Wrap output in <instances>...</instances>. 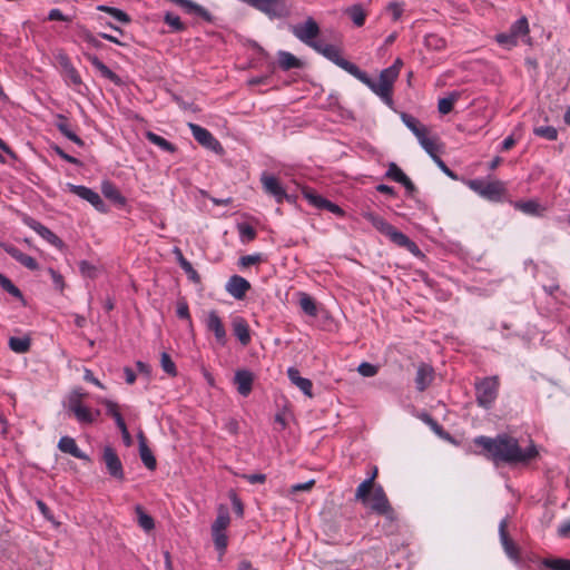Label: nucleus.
Here are the masks:
<instances>
[{
	"label": "nucleus",
	"instance_id": "f257e3e1",
	"mask_svg": "<svg viewBox=\"0 0 570 570\" xmlns=\"http://www.w3.org/2000/svg\"><path fill=\"white\" fill-rule=\"evenodd\" d=\"M474 443L482 448L483 454L495 465L501 463L528 464L539 454L532 442L522 448L517 438L507 433L498 434L494 438L481 435L474 439Z\"/></svg>",
	"mask_w": 570,
	"mask_h": 570
},
{
	"label": "nucleus",
	"instance_id": "f03ea898",
	"mask_svg": "<svg viewBox=\"0 0 570 570\" xmlns=\"http://www.w3.org/2000/svg\"><path fill=\"white\" fill-rule=\"evenodd\" d=\"M354 77L362 83L367 86L375 95H377L387 106H392V89L399 75L396 67H389L381 71L379 81L373 80L366 72L360 69V73Z\"/></svg>",
	"mask_w": 570,
	"mask_h": 570
},
{
	"label": "nucleus",
	"instance_id": "7ed1b4c3",
	"mask_svg": "<svg viewBox=\"0 0 570 570\" xmlns=\"http://www.w3.org/2000/svg\"><path fill=\"white\" fill-rule=\"evenodd\" d=\"M474 389L476 404L484 410H490L498 399L500 380L495 375L479 379L474 383Z\"/></svg>",
	"mask_w": 570,
	"mask_h": 570
},
{
	"label": "nucleus",
	"instance_id": "20e7f679",
	"mask_svg": "<svg viewBox=\"0 0 570 570\" xmlns=\"http://www.w3.org/2000/svg\"><path fill=\"white\" fill-rule=\"evenodd\" d=\"M364 504L368 505L373 512L385 517L391 522L396 520V513L392 508L384 489L380 484L371 490L367 495V502Z\"/></svg>",
	"mask_w": 570,
	"mask_h": 570
},
{
	"label": "nucleus",
	"instance_id": "39448f33",
	"mask_svg": "<svg viewBox=\"0 0 570 570\" xmlns=\"http://www.w3.org/2000/svg\"><path fill=\"white\" fill-rule=\"evenodd\" d=\"M468 186L478 195L491 202H500L505 193L504 184L500 180L472 179L468 181Z\"/></svg>",
	"mask_w": 570,
	"mask_h": 570
},
{
	"label": "nucleus",
	"instance_id": "423d86ee",
	"mask_svg": "<svg viewBox=\"0 0 570 570\" xmlns=\"http://www.w3.org/2000/svg\"><path fill=\"white\" fill-rule=\"evenodd\" d=\"M261 183L264 191L274 197L277 204H282L285 200L288 203H295L296 197L288 194L275 176L263 173L261 176Z\"/></svg>",
	"mask_w": 570,
	"mask_h": 570
},
{
	"label": "nucleus",
	"instance_id": "0eeeda50",
	"mask_svg": "<svg viewBox=\"0 0 570 570\" xmlns=\"http://www.w3.org/2000/svg\"><path fill=\"white\" fill-rule=\"evenodd\" d=\"M249 6L264 12L269 18H285L289 14V8L285 0H243Z\"/></svg>",
	"mask_w": 570,
	"mask_h": 570
},
{
	"label": "nucleus",
	"instance_id": "6e6552de",
	"mask_svg": "<svg viewBox=\"0 0 570 570\" xmlns=\"http://www.w3.org/2000/svg\"><path fill=\"white\" fill-rule=\"evenodd\" d=\"M204 324L206 330L214 334L216 343L219 346H225L227 344V331L217 311H208L205 315Z\"/></svg>",
	"mask_w": 570,
	"mask_h": 570
},
{
	"label": "nucleus",
	"instance_id": "1a4fd4ad",
	"mask_svg": "<svg viewBox=\"0 0 570 570\" xmlns=\"http://www.w3.org/2000/svg\"><path fill=\"white\" fill-rule=\"evenodd\" d=\"M188 127L193 134L194 139L202 146L217 154L223 153L222 144L213 136L209 130L193 122H189Z\"/></svg>",
	"mask_w": 570,
	"mask_h": 570
},
{
	"label": "nucleus",
	"instance_id": "9d476101",
	"mask_svg": "<svg viewBox=\"0 0 570 570\" xmlns=\"http://www.w3.org/2000/svg\"><path fill=\"white\" fill-rule=\"evenodd\" d=\"M68 188L72 194L90 203L98 212L106 213L108 210L107 205L105 204L100 195L95 190L86 186L73 184H68Z\"/></svg>",
	"mask_w": 570,
	"mask_h": 570
},
{
	"label": "nucleus",
	"instance_id": "9b49d317",
	"mask_svg": "<svg viewBox=\"0 0 570 570\" xmlns=\"http://www.w3.org/2000/svg\"><path fill=\"white\" fill-rule=\"evenodd\" d=\"M102 460L106 464L108 473L112 478L120 481L125 479L122 463L112 448L106 446L104 449Z\"/></svg>",
	"mask_w": 570,
	"mask_h": 570
},
{
	"label": "nucleus",
	"instance_id": "f8f14e48",
	"mask_svg": "<svg viewBox=\"0 0 570 570\" xmlns=\"http://www.w3.org/2000/svg\"><path fill=\"white\" fill-rule=\"evenodd\" d=\"M67 410L73 414L80 424H91L99 416V410H91L83 402L72 401L71 405H67Z\"/></svg>",
	"mask_w": 570,
	"mask_h": 570
},
{
	"label": "nucleus",
	"instance_id": "ddd939ff",
	"mask_svg": "<svg viewBox=\"0 0 570 570\" xmlns=\"http://www.w3.org/2000/svg\"><path fill=\"white\" fill-rule=\"evenodd\" d=\"M323 56L331 60L336 66H338L340 68H342L343 70H345L346 72H348L350 75H352L353 77L354 75L360 73V68L355 63L343 58L341 56L340 50L333 45L324 47Z\"/></svg>",
	"mask_w": 570,
	"mask_h": 570
},
{
	"label": "nucleus",
	"instance_id": "4468645a",
	"mask_svg": "<svg viewBox=\"0 0 570 570\" xmlns=\"http://www.w3.org/2000/svg\"><path fill=\"white\" fill-rule=\"evenodd\" d=\"M302 194L308 200V203L311 205H313L314 207L320 208V209H327L328 212L336 214L338 216L343 215V210L340 206L327 200L326 198L322 197L321 195H317L311 188L303 187Z\"/></svg>",
	"mask_w": 570,
	"mask_h": 570
},
{
	"label": "nucleus",
	"instance_id": "2eb2a0df",
	"mask_svg": "<svg viewBox=\"0 0 570 570\" xmlns=\"http://www.w3.org/2000/svg\"><path fill=\"white\" fill-rule=\"evenodd\" d=\"M23 223L52 246L57 248H61L63 246V242L40 222L26 216L23 218Z\"/></svg>",
	"mask_w": 570,
	"mask_h": 570
},
{
	"label": "nucleus",
	"instance_id": "dca6fc26",
	"mask_svg": "<svg viewBox=\"0 0 570 570\" xmlns=\"http://www.w3.org/2000/svg\"><path fill=\"white\" fill-rule=\"evenodd\" d=\"M293 33L302 42L308 45L318 36L320 28L314 19L308 18L304 23L295 26Z\"/></svg>",
	"mask_w": 570,
	"mask_h": 570
},
{
	"label": "nucleus",
	"instance_id": "f3484780",
	"mask_svg": "<svg viewBox=\"0 0 570 570\" xmlns=\"http://www.w3.org/2000/svg\"><path fill=\"white\" fill-rule=\"evenodd\" d=\"M1 248L8 254L10 255L13 259H16L17 262H19L21 265H23L26 268L30 269V271H36L38 269L39 265L37 263V261L22 253L19 248H17L14 245L12 244H9V243H2L1 244Z\"/></svg>",
	"mask_w": 570,
	"mask_h": 570
},
{
	"label": "nucleus",
	"instance_id": "a211bd4d",
	"mask_svg": "<svg viewBox=\"0 0 570 570\" xmlns=\"http://www.w3.org/2000/svg\"><path fill=\"white\" fill-rule=\"evenodd\" d=\"M507 529H508V519L504 518L503 520H501V522L499 524L500 541L502 543V547H503L507 556L510 559L518 561L519 560V549L515 546V543L510 539Z\"/></svg>",
	"mask_w": 570,
	"mask_h": 570
},
{
	"label": "nucleus",
	"instance_id": "6ab92c4d",
	"mask_svg": "<svg viewBox=\"0 0 570 570\" xmlns=\"http://www.w3.org/2000/svg\"><path fill=\"white\" fill-rule=\"evenodd\" d=\"M434 380V370L428 363H420L415 375V387L417 391H425Z\"/></svg>",
	"mask_w": 570,
	"mask_h": 570
},
{
	"label": "nucleus",
	"instance_id": "aec40b11",
	"mask_svg": "<svg viewBox=\"0 0 570 570\" xmlns=\"http://www.w3.org/2000/svg\"><path fill=\"white\" fill-rule=\"evenodd\" d=\"M249 288V282L238 275L232 276L226 284V291L236 299H242Z\"/></svg>",
	"mask_w": 570,
	"mask_h": 570
},
{
	"label": "nucleus",
	"instance_id": "412c9836",
	"mask_svg": "<svg viewBox=\"0 0 570 570\" xmlns=\"http://www.w3.org/2000/svg\"><path fill=\"white\" fill-rule=\"evenodd\" d=\"M254 382V375L247 370H238L234 376V383L237 387V392L242 396H247L252 392Z\"/></svg>",
	"mask_w": 570,
	"mask_h": 570
},
{
	"label": "nucleus",
	"instance_id": "4be33fe9",
	"mask_svg": "<svg viewBox=\"0 0 570 570\" xmlns=\"http://www.w3.org/2000/svg\"><path fill=\"white\" fill-rule=\"evenodd\" d=\"M178 7H180L184 12L197 16L203 18L205 21H212V14L206 10L204 7L199 6L198 3L191 1V0H170Z\"/></svg>",
	"mask_w": 570,
	"mask_h": 570
},
{
	"label": "nucleus",
	"instance_id": "5701e85b",
	"mask_svg": "<svg viewBox=\"0 0 570 570\" xmlns=\"http://www.w3.org/2000/svg\"><path fill=\"white\" fill-rule=\"evenodd\" d=\"M58 449L67 454L72 455L76 459L89 461V456L83 453L77 445L76 441L71 436H62L58 442Z\"/></svg>",
	"mask_w": 570,
	"mask_h": 570
},
{
	"label": "nucleus",
	"instance_id": "b1692460",
	"mask_svg": "<svg viewBox=\"0 0 570 570\" xmlns=\"http://www.w3.org/2000/svg\"><path fill=\"white\" fill-rule=\"evenodd\" d=\"M233 333L243 346L250 343V333L247 322L243 317H235L232 322Z\"/></svg>",
	"mask_w": 570,
	"mask_h": 570
},
{
	"label": "nucleus",
	"instance_id": "393cba45",
	"mask_svg": "<svg viewBox=\"0 0 570 570\" xmlns=\"http://www.w3.org/2000/svg\"><path fill=\"white\" fill-rule=\"evenodd\" d=\"M287 375L289 381L297 386L305 395L308 397L313 396L312 389L313 383L311 380L302 377L299 371L295 367H289L287 370Z\"/></svg>",
	"mask_w": 570,
	"mask_h": 570
},
{
	"label": "nucleus",
	"instance_id": "a878e982",
	"mask_svg": "<svg viewBox=\"0 0 570 570\" xmlns=\"http://www.w3.org/2000/svg\"><path fill=\"white\" fill-rule=\"evenodd\" d=\"M56 127L65 137L78 146L82 147L85 145L83 140L72 130L71 125L65 116L58 115Z\"/></svg>",
	"mask_w": 570,
	"mask_h": 570
},
{
	"label": "nucleus",
	"instance_id": "bb28decb",
	"mask_svg": "<svg viewBox=\"0 0 570 570\" xmlns=\"http://www.w3.org/2000/svg\"><path fill=\"white\" fill-rule=\"evenodd\" d=\"M377 475V469L374 468L373 469V472H371V475L365 479L357 488H356V491H355V500L357 501H361L362 503H366L367 502V495L368 493L371 492V490L373 488H375L376 485L374 484V480Z\"/></svg>",
	"mask_w": 570,
	"mask_h": 570
},
{
	"label": "nucleus",
	"instance_id": "cd10ccee",
	"mask_svg": "<svg viewBox=\"0 0 570 570\" xmlns=\"http://www.w3.org/2000/svg\"><path fill=\"white\" fill-rule=\"evenodd\" d=\"M138 439H139V455H140L142 463L145 464V466L147 469L155 470L157 462H156V459H155L153 452L150 451V449L148 448V445L146 443V438L142 432H139Z\"/></svg>",
	"mask_w": 570,
	"mask_h": 570
},
{
	"label": "nucleus",
	"instance_id": "c85d7f7f",
	"mask_svg": "<svg viewBox=\"0 0 570 570\" xmlns=\"http://www.w3.org/2000/svg\"><path fill=\"white\" fill-rule=\"evenodd\" d=\"M101 193L106 198L116 203L119 206H124L126 204V198L121 195L119 189L111 181H102Z\"/></svg>",
	"mask_w": 570,
	"mask_h": 570
},
{
	"label": "nucleus",
	"instance_id": "c756f323",
	"mask_svg": "<svg viewBox=\"0 0 570 570\" xmlns=\"http://www.w3.org/2000/svg\"><path fill=\"white\" fill-rule=\"evenodd\" d=\"M278 66L282 70L287 71L291 69H297L302 67V62L298 58L288 51H278Z\"/></svg>",
	"mask_w": 570,
	"mask_h": 570
},
{
	"label": "nucleus",
	"instance_id": "7c9ffc66",
	"mask_svg": "<svg viewBox=\"0 0 570 570\" xmlns=\"http://www.w3.org/2000/svg\"><path fill=\"white\" fill-rule=\"evenodd\" d=\"M61 66L63 67L65 78L68 83H71L75 87H79L82 85L81 77L76 68L71 65L67 57L61 59Z\"/></svg>",
	"mask_w": 570,
	"mask_h": 570
},
{
	"label": "nucleus",
	"instance_id": "2f4dec72",
	"mask_svg": "<svg viewBox=\"0 0 570 570\" xmlns=\"http://www.w3.org/2000/svg\"><path fill=\"white\" fill-rule=\"evenodd\" d=\"M344 13L350 17L353 23L356 27H363L366 20V11L363 9L362 4L355 3L353 6L347 7L344 10Z\"/></svg>",
	"mask_w": 570,
	"mask_h": 570
},
{
	"label": "nucleus",
	"instance_id": "473e14b6",
	"mask_svg": "<svg viewBox=\"0 0 570 570\" xmlns=\"http://www.w3.org/2000/svg\"><path fill=\"white\" fill-rule=\"evenodd\" d=\"M363 217L370 222L380 233L386 236L391 230L392 225L387 223L383 217L374 214L373 212L363 213Z\"/></svg>",
	"mask_w": 570,
	"mask_h": 570
},
{
	"label": "nucleus",
	"instance_id": "72a5a7b5",
	"mask_svg": "<svg viewBox=\"0 0 570 570\" xmlns=\"http://www.w3.org/2000/svg\"><path fill=\"white\" fill-rule=\"evenodd\" d=\"M515 208L531 216H542L544 207L537 200H527L515 203Z\"/></svg>",
	"mask_w": 570,
	"mask_h": 570
},
{
	"label": "nucleus",
	"instance_id": "f704fd0d",
	"mask_svg": "<svg viewBox=\"0 0 570 570\" xmlns=\"http://www.w3.org/2000/svg\"><path fill=\"white\" fill-rule=\"evenodd\" d=\"M8 344H9L10 350L13 351L14 353L23 354L30 350L31 340L27 335L21 336V337L11 336L9 338Z\"/></svg>",
	"mask_w": 570,
	"mask_h": 570
},
{
	"label": "nucleus",
	"instance_id": "c9c22d12",
	"mask_svg": "<svg viewBox=\"0 0 570 570\" xmlns=\"http://www.w3.org/2000/svg\"><path fill=\"white\" fill-rule=\"evenodd\" d=\"M299 307L308 316L315 317L318 314V309L314 298L303 292L299 293Z\"/></svg>",
	"mask_w": 570,
	"mask_h": 570
},
{
	"label": "nucleus",
	"instance_id": "e433bc0d",
	"mask_svg": "<svg viewBox=\"0 0 570 570\" xmlns=\"http://www.w3.org/2000/svg\"><path fill=\"white\" fill-rule=\"evenodd\" d=\"M386 236L399 246L406 248L416 247V245L405 234L397 230L394 226H392Z\"/></svg>",
	"mask_w": 570,
	"mask_h": 570
},
{
	"label": "nucleus",
	"instance_id": "4c0bfd02",
	"mask_svg": "<svg viewBox=\"0 0 570 570\" xmlns=\"http://www.w3.org/2000/svg\"><path fill=\"white\" fill-rule=\"evenodd\" d=\"M146 138L154 145L158 146L160 149L165 150V151H168V153H174L176 150V147L170 142L168 141L167 139H165L164 137L153 132V131H147L146 132Z\"/></svg>",
	"mask_w": 570,
	"mask_h": 570
},
{
	"label": "nucleus",
	"instance_id": "58836bf2",
	"mask_svg": "<svg viewBox=\"0 0 570 570\" xmlns=\"http://www.w3.org/2000/svg\"><path fill=\"white\" fill-rule=\"evenodd\" d=\"M176 253L178 254V263H179L180 267L185 271V273L188 275L189 279L193 281L194 283H199L200 276L197 273V271L194 269L190 262H188L184 257V255L181 254V252L178 248L176 249Z\"/></svg>",
	"mask_w": 570,
	"mask_h": 570
},
{
	"label": "nucleus",
	"instance_id": "ea45409f",
	"mask_svg": "<svg viewBox=\"0 0 570 570\" xmlns=\"http://www.w3.org/2000/svg\"><path fill=\"white\" fill-rule=\"evenodd\" d=\"M459 97V92H452L448 97L441 98L438 104L439 112L442 115L449 114L453 109V106Z\"/></svg>",
	"mask_w": 570,
	"mask_h": 570
},
{
	"label": "nucleus",
	"instance_id": "a19ab883",
	"mask_svg": "<svg viewBox=\"0 0 570 570\" xmlns=\"http://www.w3.org/2000/svg\"><path fill=\"white\" fill-rule=\"evenodd\" d=\"M102 403L106 406L107 414L110 415L115 420L118 429L126 425L125 420L122 419V416L118 410L117 403H115L110 400H105Z\"/></svg>",
	"mask_w": 570,
	"mask_h": 570
},
{
	"label": "nucleus",
	"instance_id": "79ce46f5",
	"mask_svg": "<svg viewBox=\"0 0 570 570\" xmlns=\"http://www.w3.org/2000/svg\"><path fill=\"white\" fill-rule=\"evenodd\" d=\"M135 511H136V514H137V518H138V524L145 531H150V530H153L155 528L154 519L145 512L142 507L136 505Z\"/></svg>",
	"mask_w": 570,
	"mask_h": 570
},
{
	"label": "nucleus",
	"instance_id": "37998d69",
	"mask_svg": "<svg viewBox=\"0 0 570 570\" xmlns=\"http://www.w3.org/2000/svg\"><path fill=\"white\" fill-rule=\"evenodd\" d=\"M212 537L215 544V548L223 554L228 544V538L226 535V531L212 529Z\"/></svg>",
	"mask_w": 570,
	"mask_h": 570
},
{
	"label": "nucleus",
	"instance_id": "c03bdc74",
	"mask_svg": "<svg viewBox=\"0 0 570 570\" xmlns=\"http://www.w3.org/2000/svg\"><path fill=\"white\" fill-rule=\"evenodd\" d=\"M97 9L99 11H104V12H107L109 13L114 19H116L117 21L121 22V23H129L130 22V17L122 10L120 9H117V8H114V7H108V6H98Z\"/></svg>",
	"mask_w": 570,
	"mask_h": 570
},
{
	"label": "nucleus",
	"instance_id": "a18cd8bd",
	"mask_svg": "<svg viewBox=\"0 0 570 570\" xmlns=\"http://www.w3.org/2000/svg\"><path fill=\"white\" fill-rule=\"evenodd\" d=\"M164 21L175 32H181L186 29V26L180 21V18L171 12L165 13Z\"/></svg>",
	"mask_w": 570,
	"mask_h": 570
},
{
	"label": "nucleus",
	"instance_id": "49530a36",
	"mask_svg": "<svg viewBox=\"0 0 570 570\" xmlns=\"http://www.w3.org/2000/svg\"><path fill=\"white\" fill-rule=\"evenodd\" d=\"M533 134L550 141L557 140L558 138V130L552 126L535 127Z\"/></svg>",
	"mask_w": 570,
	"mask_h": 570
},
{
	"label": "nucleus",
	"instance_id": "de8ad7c7",
	"mask_svg": "<svg viewBox=\"0 0 570 570\" xmlns=\"http://www.w3.org/2000/svg\"><path fill=\"white\" fill-rule=\"evenodd\" d=\"M510 32L518 39L529 32V24L527 18L518 19L510 28Z\"/></svg>",
	"mask_w": 570,
	"mask_h": 570
},
{
	"label": "nucleus",
	"instance_id": "09e8293b",
	"mask_svg": "<svg viewBox=\"0 0 570 570\" xmlns=\"http://www.w3.org/2000/svg\"><path fill=\"white\" fill-rule=\"evenodd\" d=\"M543 566L550 568L552 570H570V560L569 559H544Z\"/></svg>",
	"mask_w": 570,
	"mask_h": 570
},
{
	"label": "nucleus",
	"instance_id": "8fccbe9b",
	"mask_svg": "<svg viewBox=\"0 0 570 570\" xmlns=\"http://www.w3.org/2000/svg\"><path fill=\"white\" fill-rule=\"evenodd\" d=\"M0 286L16 298H22L21 291L3 274L0 273Z\"/></svg>",
	"mask_w": 570,
	"mask_h": 570
},
{
	"label": "nucleus",
	"instance_id": "3c124183",
	"mask_svg": "<svg viewBox=\"0 0 570 570\" xmlns=\"http://www.w3.org/2000/svg\"><path fill=\"white\" fill-rule=\"evenodd\" d=\"M385 176L400 184L407 177L395 163L389 165Z\"/></svg>",
	"mask_w": 570,
	"mask_h": 570
},
{
	"label": "nucleus",
	"instance_id": "603ef678",
	"mask_svg": "<svg viewBox=\"0 0 570 570\" xmlns=\"http://www.w3.org/2000/svg\"><path fill=\"white\" fill-rule=\"evenodd\" d=\"M229 523H230L229 513L226 510L219 511L217 518L215 519V521L212 524V529L226 531Z\"/></svg>",
	"mask_w": 570,
	"mask_h": 570
},
{
	"label": "nucleus",
	"instance_id": "864d4df0",
	"mask_svg": "<svg viewBox=\"0 0 570 570\" xmlns=\"http://www.w3.org/2000/svg\"><path fill=\"white\" fill-rule=\"evenodd\" d=\"M160 365H161L163 370L167 374H169L170 376H176L177 375L176 365L173 362V360H171V357L169 356L168 353H166V352L161 353Z\"/></svg>",
	"mask_w": 570,
	"mask_h": 570
},
{
	"label": "nucleus",
	"instance_id": "5fc2aeb1",
	"mask_svg": "<svg viewBox=\"0 0 570 570\" xmlns=\"http://www.w3.org/2000/svg\"><path fill=\"white\" fill-rule=\"evenodd\" d=\"M401 119L403 124L414 134L415 131H419L420 128H422L424 125L420 122L417 118H415L412 115L403 112L401 115Z\"/></svg>",
	"mask_w": 570,
	"mask_h": 570
},
{
	"label": "nucleus",
	"instance_id": "6e6d98bb",
	"mask_svg": "<svg viewBox=\"0 0 570 570\" xmlns=\"http://www.w3.org/2000/svg\"><path fill=\"white\" fill-rule=\"evenodd\" d=\"M238 232L243 242H250L256 237V230L248 224L238 225Z\"/></svg>",
	"mask_w": 570,
	"mask_h": 570
},
{
	"label": "nucleus",
	"instance_id": "4d7b16f0",
	"mask_svg": "<svg viewBox=\"0 0 570 570\" xmlns=\"http://www.w3.org/2000/svg\"><path fill=\"white\" fill-rule=\"evenodd\" d=\"M377 371H379V368L376 365H373L367 362L361 363L357 367V372L362 376H365V377H372V376L376 375Z\"/></svg>",
	"mask_w": 570,
	"mask_h": 570
},
{
	"label": "nucleus",
	"instance_id": "13d9d810",
	"mask_svg": "<svg viewBox=\"0 0 570 570\" xmlns=\"http://www.w3.org/2000/svg\"><path fill=\"white\" fill-rule=\"evenodd\" d=\"M497 41L500 45H503V46H505L508 48L515 46L517 42H518L517 38L511 32L498 35L497 36Z\"/></svg>",
	"mask_w": 570,
	"mask_h": 570
},
{
	"label": "nucleus",
	"instance_id": "bf43d9fd",
	"mask_svg": "<svg viewBox=\"0 0 570 570\" xmlns=\"http://www.w3.org/2000/svg\"><path fill=\"white\" fill-rule=\"evenodd\" d=\"M81 39L92 46L94 48H100L101 42L87 29H82L80 32Z\"/></svg>",
	"mask_w": 570,
	"mask_h": 570
},
{
	"label": "nucleus",
	"instance_id": "052dcab7",
	"mask_svg": "<svg viewBox=\"0 0 570 570\" xmlns=\"http://www.w3.org/2000/svg\"><path fill=\"white\" fill-rule=\"evenodd\" d=\"M176 312H177V316L179 318L187 320L191 324L190 314H189V307H188V304L185 301H179L177 303V311Z\"/></svg>",
	"mask_w": 570,
	"mask_h": 570
},
{
	"label": "nucleus",
	"instance_id": "680f3d73",
	"mask_svg": "<svg viewBox=\"0 0 570 570\" xmlns=\"http://www.w3.org/2000/svg\"><path fill=\"white\" fill-rule=\"evenodd\" d=\"M48 272L52 278L55 288H57L58 291L61 292L65 287V282H63L62 275L60 273H58L57 271H55L53 268H49Z\"/></svg>",
	"mask_w": 570,
	"mask_h": 570
},
{
	"label": "nucleus",
	"instance_id": "e2e57ef3",
	"mask_svg": "<svg viewBox=\"0 0 570 570\" xmlns=\"http://www.w3.org/2000/svg\"><path fill=\"white\" fill-rule=\"evenodd\" d=\"M48 20L70 22L72 19L71 17L65 16L60 9L55 8L49 11Z\"/></svg>",
	"mask_w": 570,
	"mask_h": 570
},
{
	"label": "nucleus",
	"instance_id": "0e129e2a",
	"mask_svg": "<svg viewBox=\"0 0 570 570\" xmlns=\"http://www.w3.org/2000/svg\"><path fill=\"white\" fill-rule=\"evenodd\" d=\"M422 148L434 159V157H438V147L433 139L428 138L426 140L422 141Z\"/></svg>",
	"mask_w": 570,
	"mask_h": 570
},
{
	"label": "nucleus",
	"instance_id": "69168bd1",
	"mask_svg": "<svg viewBox=\"0 0 570 570\" xmlns=\"http://www.w3.org/2000/svg\"><path fill=\"white\" fill-rule=\"evenodd\" d=\"M87 395L88 394L82 389H75L68 396L67 405H71L72 401L82 402Z\"/></svg>",
	"mask_w": 570,
	"mask_h": 570
},
{
	"label": "nucleus",
	"instance_id": "338daca9",
	"mask_svg": "<svg viewBox=\"0 0 570 570\" xmlns=\"http://www.w3.org/2000/svg\"><path fill=\"white\" fill-rule=\"evenodd\" d=\"M52 149L55 150V153L60 157L62 158L63 160H66L67 163L69 164H73V165H79V160L77 158H75L73 156H70L68 155L67 153L63 151V149H61L59 146H53Z\"/></svg>",
	"mask_w": 570,
	"mask_h": 570
},
{
	"label": "nucleus",
	"instance_id": "774afa93",
	"mask_svg": "<svg viewBox=\"0 0 570 570\" xmlns=\"http://www.w3.org/2000/svg\"><path fill=\"white\" fill-rule=\"evenodd\" d=\"M88 59L101 76L109 70V67H107L97 56H89Z\"/></svg>",
	"mask_w": 570,
	"mask_h": 570
}]
</instances>
